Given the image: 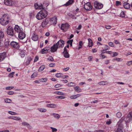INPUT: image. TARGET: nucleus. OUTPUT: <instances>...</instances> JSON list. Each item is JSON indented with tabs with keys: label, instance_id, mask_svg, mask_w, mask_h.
Here are the masks:
<instances>
[{
	"label": "nucleus",
	"instance_id": "f257e3e1",
	"mask_svg": "<svg viewBox=\"0 0 132 132\" xmlns=\"http://www.w3.org/2000/svg\"><path fill=\"white\" fill-rule=\"evenodd\" d=\"M47 14V12L45 10H43L37 14L36 18L38 20H41L46 17Z\"/></svg>",
	"mask_w": 132,
	"mask_h": 132
},
{
	"label": "nucleus",
	"instance_id": "f03ea898",
	"mask_svg": "<svg viewBox=\"0 0 132 132\" xmlns=\"http://www.w3.org/2000/svg\"><path fill=\"white\" fill-rule=\"evenodd\" d=\"M9 22L8 16L5 14L3 15L2 18L0 19V23L3 26L7 24Z\"/></svg>",
	"mask_w": 132,
	"mask_h": 132
},
{
	"label": "nucleus",
	"instance_id": "7ed1b4c3",
	"mask_svg": "<svg viewBox=\"0 0 132 132\" xmlns=\"http://www.w3.org/2000/svg\"><path fill=\"white\" fill-rule=\"evenodd\" d=\"M125 118V117H122L120 120L118 122L117 124V128H120L122 129L123 127V125L122 124V122Z\"/></svg>",
	"mask_w": 132,
	"mask_h": 132
},
{
	"label": "nucleus",
	"instance_id": "20e7f679",
	"mask_svg": "<svg viewBox=\"0 0 132 132\" xmlns=\"http://www.w3.org/2000/svg\"><path fill=\"white\" fill-rule=\"evenodd\" d=\"M6 32L9 35L13 36L14 35L13 29L11 27H8Z\"/></svg>",
	"mask_w": 132,
	"mask_h": 132
},
{
	"label": "nucleus",
	"instance_id": "39448f33",
	"mask_svg": "<svg viewBox=\"0 0 132 132\" xmlns=\"http://www.w3.org/2000/svg\"><path fill=\"white\" fill-rule=\"evenodd\" d=\"M69 25L67 23L62 24L61 25V29L64 31H66L69 28Z\"/></svg>",
	"mask_w": 132,
	"mask_h": 132
},
{
	"label": "nucleus",
	"instance_id": "423d86ee",
	"mask_svg": "<svg viewBox=\"0 0 132 132\" xmlns=\"http://www.w3.org/2000/svg\"><path fill=\"white\" fill-rule=\"evenodd\" d=\"M95 7L97 9H101L103 7V5L102 4L98 3L97 2L95 1L94 3Z\"/></svg>",
	"mask_w": 132,
	"mask_h": 132
},
{
	"label": "nucleus",
	"instance_id": "0eeeda50",
	"mask_svg": "<svg viewBox=\"0 0 132 132\" xmlns=\"http://www.w3.org/2000/svg\"><path fill=\"white\" fill-rule=\"evenodd\" d=\"M84 9L87 10H90L92 9V6L90 3L88 2L85 4L84 6Z\"/></svg>",
	"mask_w": 132,
	"mask_h": 132
},
{
	"label": "nucleus",
	"instance_id": "6e6552de",
	"mask_svg": "<svg viewBox=\"0 0 132 132\" xmlns=\"http://www.w3.org/2000/svg\"><path fill=\"white\" fill-rule=\"evenodd\" d=\"M10 45L11 46L16 49H19V45L18 43L14 41L11 42Z\"/></svg>",
	"mask_w": 132,
	"mask_h": 132
},
{
	"label": "nucleus",
	"instance_id": "1a4fd4ad",
	"mask_svg": "<svg viewBox=\"0 0 132 132\" xmlns=\"http://www.w3.org/2000/svg\"><path fill=\"white\" fill-rule=\"evenodd\" d=\"M50 19L49 18H46L43 21L42 23L41 26L43 27H44L47 25L49 23V21Z\"/></svg>",
	"mask_w": 132,
	"mask_h": 132
},
{
	"label": "nucleus",
	"instance_id": "9d476101",
	"mask_svg": "<svg viewBox=\"0 0 132 132\" xmlns=\"http://www.w3.org/2000/svg\"><path fill=\"white\" fill-rule=\"evenodd\" d=\"M56 45L58 46V48L62 47H63L64 44V43L63 40L60 39L56 43Z\"/></svg>",
	"mask_w": 132,
	"mask_h": 132
},
{
	"label": "nucleus",
	"instance_id": "9b49d317",
	"mask_svg": "<svg viewBox=\"0 0 132 132\" xmlns=\"http://www.w3.org/2000/svg\"><path fill=\"white\" fill-rule=\"evenodd\" d=\"M18 36L20 39H23L25 37L26 35L22 30H20L19 32Z\"/></svg>",
	"mask_w": 132,
	"mask_h": 132
},
{
	"label": "nucleus",
	"instance_id": "f8f14e48",
	"mask_svg": "<svg viewBox=\"0 0 132 132\" xmlns=\"http://www.w3.org/2000/svg\"><path fill=\"white\" fill-rule=\"evenodd\" d=\"M58 48V46L56 45V44H55L51 47V52H54L56 51Z\"/></svg>",
	"mask_w": 132,
	"mask_h": 132
},
{
	"label": "nucleus",
	"instance_id": "ddd939ff",
	"mask_svg": "<svg viewBox=\"0 0 132 132\" xmlns=\"http://www.w3.org/2000/svg\"><path fill=\"white\" fill-rule=\"evenodd\" d=\"M12 0H4V3L7 5L11 6L12 5Z\"/></svg>",
	"mask_w": 132,
	"mask_h": 132
},
{
	"label": "nucleus",
	"instance_id": "4468645a",
	"mask_svg": "<svg viewBox=\"0 0 132 132\" xmlns=\"http://www.w3.org/2000/svg\"><path fill=\"white\" fill-rule=\"evenodd\" d=\"M34 6L36 9H42L43 10H44L43 5L41 4H37L35 3L34 4Z\"/></svg>",
	"mask_w": 132,
	"mask_h": 132
},
{
	"label": "nucleus",
	"instance_id": "2eb2a0df",
	"mask_svg": "<svg viewBox=\"0 0 132 132\" xmlns=\"http://www.w3.org/2000/svg\"><path fill=\"white\" fill-rule=\"evenodd\" d=\"M6 54L5 52L0 53V62L2 61L6 57Z\"/></svg>",
	"mask_w": 132,
	"mask_h": 132
},
{
	"label": "nucleus",
	"instance_id": "dca6fc26",
	"mask_svg": "<svg viewBox=\"0 0 132 132\" xmlns=\"http://www.w3.org/2000/svg\"><path fill=\"white\" fill-rule=\"evenodd\" d=\"M32 40L34 41H36L38 40V36L35 34H33V35L31 37Z\"/></svg>",
	"mask_w": 132,
	"mask_h": 132
},
{
	"label": "nucleus",
	"instance_id": "f3484780",
	"mask_svg": "<svg viewBox=\"0 0 132 132\" xmlns=\"http://www.w3.org/2000/svg\"><path fill=\"white\" fill-rule=\"evenodd\" d=\"M127 119H128L127 121H130L132 119V112H131L129 113L127 116Z\"/></svg>",
	"mask_w": 132,
	"mask_h": 132
},
{
	"label": "nucleus",
	"instance_id": "a211bd4d",
	"mask_svg": "<svg viewBox=\"0 0 132 132\" xmlns=\"http://www.w3.org/2000/svg\"><path fill=\"white\" fill-rule=\"evenodd\" d=\"M123 6L125 9H129L130 7V5L127 2H124L123 3Z\"/></svg>",
	"mask_w": 132,
	"mask_h": 132
},
{
	"label": "nucleus",
	"instance_id": "6ab92c4d",
	"mask_svg": "<svg viewBox=\"0 0 132 132\" xmlns=\"http://www.w3.org/2000/svg\"><path fill=\"white\" fill-rule=\"evenodd\" d=\"M88 46L89 47H92L93 44L92 40L90 38L88 39Z\"/></svg>",
	"mask_w": 132,
	"mask_h": 132
},
{
	"label": "nucleus",
	"instance_id": "aec40b11",
	"mask_svg": "<svg viewBox=\"0 0 132 132\" xmlns=\"http://www.w3.org/2000/svg\"><path fill=\"white\" fill-rule=\"evenodd\" d=\"M14 29L15 31L19 32L21 30L19 27L18 25H16L15 26Z\"/></svg>",
	"mask_w": 132,
	"mask_h": 132
},
{
	"label": "nucleus",
	"instance_id": "412c9836",
	"mask_svg": "<svg viewBox=\"0 0 132 132\" xmlns=\"http://www.w3.org/2000/svg\"><path fill=\"white\" fill-rule=\"evenodd\" d=\"M74 2L73 0H69V1L67 2L64 5L67 6L71 4Z\"/></svg>",
	"mask_w": 132,
	"mask_h": 132
},
{
	"label": "nucleus",
	"instance_id": "4be33fe9",
	"mask_svg": "<svg viewBox=\"0 0 132 132\" xmlns=\"http://www.w3.org/2000/svg\"><path fill=\"white\" fill-rule=\"evenodd\" d=\"M56 105L54 104H47L46 105V106L48 107L51 108H54L56 107Z\"/></svg>",
	"mask_w": 132,
	"mask_h": 132
},
{
	"label": "nucleus",
	"instance_id": "5701e85b",
	"mask_svg": "<svg viewBox=\"0 0 132 132\" xmlns=\"http://www.w3.org/2000/svg\"><path fill=\"white\" fill-rule=\"evenodd\" d=\"M48 50L46 49V48L42 49L41 51V52L42 54L48 52Z\"/></svg>",
	"mask_w": 132,
	"mask_h": 132
},
{
	"label": "nucleus",
	"instance_id": "b1692460",
	"mask_svg": "<svg viewBox=\"0 0 132 132\" xmlns=\"http://www.w3.org/2000/svg\"><path fill=\"white\" fill-rule=\"evenodd\" d=\"M51 115L53 116L55 118L58 119L60 117V115L58 114L53 113L51 114Z\"/></svg>",
	"mask_w": 132,
	"mask_h": 132
},
{
	"label": "nucleus",
	"instance_id": "393cba45",
	"mask_svg": "<svg viewBox=\"0 0 132 132\" xmlns=\"http://www.w3.org/2000/svg\"><path fill=\"white\" fill-rule=\"evenodd\" d=\"M45 66L44 65H42L39 68L38 71L39 72H41L45 68Z\"/></svg>",
	"mask_w": 132,
	"mask_h": 132
},
{
	"label": "nucleus",
	"instance_id": "a878e982",
	"mask_svg": "<svg viewBox=\"0 0 132 132\" xmlns=\"http://www.w3.org/2000/svg\"><path fill=\"white\" fill-rule=\"evenodd\" d=\"M105 51V50H103L101 51L102 53L101 54V55L103 59H104L105 57V56L104 54V53H106V52H104V51Z\"/></svg>",
	"mask_w": 132,
	"mask_h": 132
},
{
	"label": "nucleus",
	"instance_id": "bb28decb",
	"mask_svg": "<svg viewBox=\"0 0 132 132\" xmlns=\"http://www.w3.org/2000/svg\"><path fill=\"white\" fill-rule=\"evenodd\" d=\"M75 90H76L78 92H81V89L79 88L78 86H76L74 87Z\"/></svg>",
	"mask_w": 132,
	"mask_h": 132
},
{
	"label": "nucleus",
	"instance_id": "cd10ccee",
	"mask_svg": "<svg viewBox=\"0 0 132 132\" xmlns=\"http://www.w3.org/2000/svg\"><path fill=\"white\" fill-rule=\"evenodd\" d=\"M4 34L3 32L0 31V39H2L4 37Z\"/></svg>",
	"mask_w": 132,
	"mask_h": 132
},
{
	"label": "nucleus",
	"instance_id": "c85d7f7f",
	"mask_svg": "<svg viewBox=\"0 0 132 132\" xmlns=\"http://www.w3.org/2000/svg\"><path fill=\"white\" fill-rule=\"evenodd\" d=\"M37 74L36 72L34 73L31 75V78H34L36 77L37 76Z\"/></svg>",
	"mask_w": 132,
	"mask_h": 132
},
{
	"label": "nucleus",
	"instance_id": "c756f323",
	"mask_svg": "<svg viewBox=\"0 0 132 132\" xmlns=\"http://www.w3.org/2000/svg\"><path fill=\"white\" fill-rule=\"evenodd\" d=\"M64 53V57L66 58H69L70 56L68 52L63 53Z\"/></svg>",
	"mask_w": 132,
	"mask_h": 132
},
{
	"label": "nucleus",
	"instance_id": "7c9ffc66",
	"mask_svg": "<svg viewBox=\"0 0 132 132\" xmlns=\"http://www.w3.org/2000/svg\"><path fill=\"white\" fill-rule=\"evenodd\" d=\"M54 93L55 94H56L58 95H63L64 93L62 92H60L59 91H56L54 92Z\"/></svg>",
	"mask_w": 132,
	"mask_h": 132
},
{
	"label": "nucleus",
	"instance_id": "2f4dec72",
	"mask_svg": "<svg viewBox=\"0 0 132 132\" xmlns=\"http://www.w3.org/2000/svg\"><path fill=\"white\" fill-rule=\"evenodd\" d=\"M121 113L120 112H118L116 114V116L118 118H120L121 116Z\"/></svg>",
	"mask_w": 132,
	"mask_h": 132
},
{
	"label": "nucleus",
	"instance_id": "473e14b6",
	"mask_svg": "<svg viewBox=\"0 0 132 132\" xmlns=\"http://www.w3.org/2000/svg\"><path fill=\"white\" fill-rule=\"evenodd\" d=\"M9 45V41H6L4 43V46L7 47Z\"/></svg>",
	"mask_w": 132,
	"mask_h": 132
},
{
	"label": "nucleus",
	"instance_id": "72a5a7b5",
	"mask_svg": "<svg viewBox=\"0 0 132 132\" xmlns=\"http://www.w3.org/2000/svg\"><path fill=\"white\" fill-rule=\"evenodd\" d=\"M39 111L41 112H44L46 111V110L44 108H40L39 110Z\"/></svg>",
	"mask_w": 132,
	"mask_h": 132
},
{
	"label": "nucleus",
	"instance_id": "f704fd0d",
	"mask_svg": "<svg viewBox=\"0 0 132 132\" xmlns=\"http://www.w3.org/2000/svg\"><path fill=\"white\" fill-rule=\"evenodd\" d=\"M52 21H53L54 20V22H53L54 23L56 24L57 22V18L56 17H54L52 18L51 19Z\"/></svg>",
	"mask_w": 132,
	"mask_h": 132
},
{
	"label": "nucleus",
	"instance_id": "c9c22d12",
	"mask_svg": "<svg viewBox=\"0 0 132 132\" xmlns=\"http://www.w3.org/2000/svg\"><path fill=\"white\" fill-rule=\"evenodd\" d=\"M47 79L46 78H42L40 79V80L41 82H44L47 81Z\"/></svg>",
	"mask_w": 132,
	"mask_h": 132
},
{
	"label": "nucleus",
	"instance_id": "e433bc0d",
	"mask_svg": "<svg viewBox=\"0 0 132 132\" xmlns=\"http://www.w3.org/2000/svg\"><path fill=\"white\" fill-rule=\"evenodd\" d=\"M4 101L6 103H10L11 101V100L10 99L7 98L5 99Z\"/></svg>",
	"mask_w": 132,
	"mask_h": 132
},
{
	"label": "nucleus",
	"instance_id": "4c0bfd02",
	"mask_svg": "<svg viewBox=\"0 0 132 132\" xmlns=\"http://www.w3.org/2000/svg\"><path fill=\"white\" fill-rule=\"evenodd\" d=\"M68 85L69 86H74L75 85V83L72 82H71L70 83H69L68 84Z\"/></svg>",
	"mask_w": 132,
	"mask_h": 132
},
{
	"label": "nucleus",
	"instance_id": "58836bf2",
	"mask_svg": "<svg viewBox=\"0 0 132 132\" xmlns=\"http://www.w3.org/2000/svg\"><path fill=\"white\" fill-rule=\"evenodd\" d=\"M115 132H123L122 129L120 128H117Z\"/></svg>",
	"mask_w": 132,
	"mask_h": 132
},
{
	"label": "nucleus",
	"instance_id": "ea45409f",
	"mask_svg": "<svg viewBox=\"0 0 132 132\" xmlns=\"http://www.w3.org/2000/svg\"><path fill=\"white\" fill-rule=\"evenodd\" d=\"M56 98H58L60 99H64L65 98V97L63 96H57L56 97Z\"/></svg>",
	"mask_w": 132,
	"mask_h": 132
},
{
	"label": "nucleus",
	"instance_id": "a19ab883",
	"mask_svg": "<svg viewBox=\"0 0 132 132\" xmlns=\"http://www.w3.org/2000/svg\"><path fill=\"white\" fill-rule=\"evenodd\" d=\"M14 73V72H12V73H10L8 75L9 77H13V75Z\"/></svg>",
	"mask_w": 132,
	"mask_h": 132
},
{
	"label": "nucleus",
	"instance_id": "79ce46f5",
	"mask_svg": "<svg viewBox=\"0 0 132 132\" xmlns=\"http://www.w3.org/2000/svg\"><path fill=\"white\" fill-rule=\"evenodd\" d=\"M105 82L104 81H101L98 83V84L100 85H105L106 84L105 83Z\"/></svg>",
	"mask_w": 132,
	"mask_h": 132
},
{
	"label": "nucleus",
	"instance_id": "37998d69",
	"mask_svg": "<svg viewBox=\"0 0 132 132\" xmlns=\"http://www.w3.org/2000/svg\"><path fill=\"white\" fill-rule=\"evenodd\" d=\"M120 16L121 17H124L125 16V13L124 12L122 11L121 12L120 14Z\"/></svg>",
	"mask_w": 132,
	"mask_h": 132
},
{
	"label": "nucleus",
	"instance_id": "c03bdc74",
	"mask_svg": "<svg viewBox=\"0 0 132 132\" xmlns=\"http://www.w3.org/2000/svg\"><path fill=\"white\" fill-rule=\"evenodd\" d=\"M22 123V125L24 126H28L29 125V124L26 122H23Z\"/></svg>",
	"mask_w": 132,
	"mask_h": 132
},
{
	"label": "nucleus",
	"instance_id": "a18cd8bd",
	"mask_svg": "<svg viewBox=\"0 0 132 132\" xmlns=\"http://www.w3.org/2000/svg\"><path fill=\"white\" fill-rule=\"evenodd\" d=\"M12 119L16 120H19L20 119V118L19 117H13V118H12Z\"/></svg>",
	"mask_w": 132,
	"mask_h": 132
},
{
	"label": "nucleus",
	"instance_id": "49530a36",
	"mask_svg": "<svg viewBox=\"0 0 132 132\" xmlns=\"http://www.w3.org/2000/svg\"><path fill=\"white\" fill-rule=\"evenodd\" d=\"M3 46V42L2 39H0V46Z\"/></svg>",
	"mask_w": 132,
	"mask_h": 132
},
{
	"label": "nucleus",
	"instance_id": "de8ad7c7",
	"mask_svg": "<svg viewBox=\"0 0 132 132\" xmlns=\"http://www.w3.org/2000/svg\"><path fill=\"white\" fill-rule=\"evenodd\" d=\"M55 76L58 78L61 77V73H57L55 74Z\"/></svg>",
	"mask_w": 132,
	"mask_h": 132
},
{
	"label": "nucleus",
	"instance_id": "09e8293b",
	"mask_svg": "<svg viewBox=\"0 0 132 132\" xmlns=\"http://www.w3.org/2000/svg\"><path fill=\"white\" fill-rule=\"evenodd\" d=\"M51 128L52 130V132H56L57 130V129L56 128H54L52 127H51Z\"/></svg>",
	"mask_w": 132,
	"mask_h": 132
},
{
	"label": "nucleus",
	"instance_id": "8fccbe9b",
	"mask_svg": "<svg viewBox=\"0 0 132 132\" xmlns=\"http://www.w3.org/2000/svg\"><path fill=\"white\" fill-rule=\"evenodd\" d=\"M39 59L38 56H36L35 57V60L34 61V62H36Z\"/></svg>",
	"mask_w": 132,
	"mask_h": 132
},
{
	"label": "nucleus",
	"instance_id": "3c124183",
	"mask_svg": "<svg viewBox=\"0 0 132 132\" xmlns=\"http://www.w3.org/2000/svg\"><path fill=\"white\" fill-rule=\"evenodd\" d=\"M116 5L117 6H118L119 5H121V3L119 1H116Z\"/></svg>",
	"mask_w": 132,
	"mask_h": 132
},
{
	"label": "nucleus",
	"instance_id": "603ef678",
	"mask_svg": "<svg viewBox=\"0 0 132 132\" xmlns=\"http://www.w3.org/2000/svg\"><path fill=\"white\" fill-rule=\"evenodd\" d=\"M32 58L31 57L29 58L28 61L27 62V64H29L30 62L32 60Z\"/></svg>",
	"mask_w": 132,
	"mask_h": 132
},
{
	"label": "nucleus",
	"instance_id": "864d4df0",
	"mask_svg": "<svg viewBox=\"0 0 132 132\" xmlns=\"http://www.w3.org/2000/svg\"><path fill=\"white\" fill-rule=\"evenodd\" d=\"M109 46L111 47H113L114 46L113 43L111 42H110L109 43Z\"/></svg>",
	"mask_w": 132,
	"mask_h": 132
},
{
	"label": "nucleus",
	"instance_id": "5fc2aeb1",
	"mask_svg": "<svg viewBox=\"0 0 132 132\" xmlns=\"http://www.w3.org/2000/svg\"><path fill=\"white\" fill-rule=\"evenodd\" d=\"M14 87L13 86H9L6 87V89L7 90H10L13 88Z\"/></svg>",
	"mask_w": 132,
	"mask_h": 132
},
{
	"label": "nucleus",
	"instance_id": "6e6d98bb",
	"mask_svg": "<svg viewBox=\"0 0 132 132\" xmlns=\"http://www.w3.org/2000/svg\"><path fill=\"white\" fill-rule=\"evenodd\" d=\"M127 64L128 65H130L132 64V61L128 62L127 63Z\"/></svg>",
	"mask_w": 132,
	"mask_h": 132
},
{
	"label": "nucleus",
	"instance_id": "4d7b16f0",
	"mask_svg": "<svg viewBox=\"0 0 132 132\" xmlns=\"http://www.w3.org/2000/svg\"><path fill=\"white\" fill-rule=\"evenodd\" d=\"M47 59L51 61H54V59L51 56H50Z\"/></svg>",
	"mask_w": 132,
	"mask_h": 132
},
{
	"label": "nucleus",
	"instance_id": "13d9d810",
	"mask_svg": "<svg viewBox=\"0 0 132 132\" xmlns=\"http://www.w3.org/2000/svg\"><path fill=\"white\" fill-rule=\"evenodd\" d=\"M113 55H112V57H114L115 56H117L118 55V53L116 52H113Z\"/></svg>",
	"mask_w": 132,
	"mask_h": 132
},
{
	"label": "nucleus",
	"instance_id": "bf43d9fd",
	"mask_svg": "<svg viewBox=\"0 0 132 132\" xmlns=\"http://www.w3.org/2000/svg\"><path fill=\"white\" fill-rule=\"evenodd\" d=\"M111 123V121L110 120L109 121H106V124L108 125H109Z\"/></svg>",
	"mask_w": 132,
	"mask_h": 132
},
{
	"label": "nucleus",
	"instance_id": "052dcab7",
	"mask_svg": "<svg viewBox=\"0 0 132 132\" xmlns=\"http://www.w3.org/2000/svg\"><path fill=\"white\" fill-rule=\"evenodd\" d=\"M8 94L9 95H13L14 94V92L12 91H9L8 92Z\"/></svg>",
	"mask_w": 132,
	"mask_h": 132
},
{
	"label": "nucleus",
	"instance_id": "680f3d73",
	"mask_svg": "<svg viewBox=\"0 0 132 132\" xmlns=\"http://www.w3.org/2000/svg\"><path fill=\"white\" fill-rule=\"evenodd\" d=\"M55 65L54 63H51L49 64V66L50 67H54Z\"/></svg>",
	"mask_w": 132,
	"mask_h": 132
},
{
	"label": "nucleus",
	"instance_id": "e2e57ef3",
	"mask_svg": "<svg viewBox=\"0 0 132 132\" xmlns=\"http://www.w3.org/2000/svg\"><path fill=\"white\" fill-rule=\"evenodd\" d=\"M73 42V39H71L70 40H68L67 42V43L70 44L71 43H72V42Z\"/></svg>",
	"mask_w": 132,
	"mask_h": 132
},
{
	"label": "nucleus",
	"instance_id": "0e129e2a",
	"mask_svg": "<svg viewBox=\"0 0 132 132\" xmlns=\"http://www.w3.org/2000/svg\"><path fill=\"white\" fill-rule=\"evenodd\" d=\"M76 95L73 96H70V98L71 99H76Z\"/></svg>",
	"mask_w": 132,
	"mask_h": 132
},
{
	"label": "nucleus",
	"instance_id": "69168bd1",
	"mask_svg": "<svg viewBox=\"0 0 132 132\" xmlns=\"http://www.w3.org/2000/svg\"><path fill=\"white\" fill-rule=\"evenodd\" d=\"M105 49L104 50H108L109 49V46L107 45H105Z\"/></svg>",
	"mask_w": 132,
	"mask_h": 132
},
{
	"label": "nucleus",
	"instance_id": "338daca9",
	"mask_svg": "<svg viewBox=\"0 0 132 132\" xmlns=\"http://www.w3.org/2000/svg\"><path fill=\"white\" fill-rule=\"evenodd\" d=\"M9 113L10 114L13 115H15V112L10 111H9Z\"/></svg>",
	"mask_w": 132,
	"mask_h": 132
},
{
	"label": "nucleus",
	"instance_id": "774afa93",
	"mask_svg": "<svg viewBox=\"0 0 132 132\" xmlns=\"http://www.w3.org/2000/svg\"><path fill=\"white\" fill-rule=\"evenodd\" d=\"M68 51L67 48H66V47H65L64 48V51L63 53L65 52H68Z\"/></svg>",
	"mask_w": 132,
	"mask_h": 132
}]
</instances>
